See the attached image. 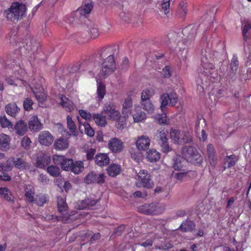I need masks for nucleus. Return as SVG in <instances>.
Masks as SVG:
<instances>
[{"instance_id": "1", "label": "nucleus", "mask_w": 251, "mask_h": 251, "mask_svg": "<svg viewBox=\"0 0 251 251\" xmlns=\"http://www.w3.org/2000/svg\"><path fill=\"white\" fill-rule=\"evenodd\" d=\"M116 51L114 46H108L102 48L99 54L100 59H103L100 74L104 77L115 71L116 69L114 55Z\"/></svg>"}, {"instance_id": "2", "label": "nucleus", "mask_w": 251, "mask_h": 251, "mask_svg": "<svg viewBox=\"0 0 251 251\" xmlns=\"http://www.w3.org/2000/svg\"><path fill=\"white\" fill-rule=\"evenodd\" d=\"M25 5L19 2H13L10 7L3 11V16L8 21L17 22L25 15Z\"/></svg>"}, {"instance_id": "3", "label": "nucleus", "mask_w": 251, "mask_h": 251, "mask_svg": "<svg viewBox=\"0 0 251 251\" xmlns=\"http://www.w3.org/2000/svg\"><path fill=\"white\" fill-rule=\"evenodd\" d=\"M182 154L187 162L195 165H201L203 161L202 156L197 150L192 146H184L182 150Z\"/></svg>"}, {"instance_id": "4", "label": "nucleus", "mask_w": 251, "mask_h": 251, "mask_svg": "<svg viewBox=\"0 0 251 251\" xmlns=\"http://www.w3.org/2000/svg\"><path fill=\"white\" fill-rule=\"evenodd\" d=\"M201 66L203 68L202 75L208 76L211 74V70L214 68V59L215 58L214 51L209 49L202 51Z\"/></svg>"}, {"instance_id": "5", "label": "nucleus", "mask_w": 251, "mask_h": 251, "mask_svg": "<svg viewBox=\"0 0 251 251\" xmlns=\"http://www.w3.org/2000/svg\"><path fill=\"white\" fill-rule=\"evenodd\" d=\"M24 69L20 68L19 69L14 73V76L10 75L5 77V81L10 85L16 86H26L27 85L26 81L23 79L26 75Z\"/></svg>"}, {"instance_id": "6", "label": "nucleus", "mask_w": 251, "mask_h": 251, "mask_svg": "<svg viewBox=\"0 0 251 251\" xmlns=\"http://www.w3.org/2000/svg\"><path fill=\"white\" fill-rule=\"evenodd\" d=\"M161 111L164 112V108H166L169 104L170 106H174L178 100L177 94L173 90L169 93L163 94L160 96Z\"/></svg>"}, {"instance_id": "7", "label": "nucleus", "mask_w": 251, "mask_h": 251, "mask_svg": "<svg viewBox=\"0 0 251 251\" xmlns=\"http://www.w3.org/2000/svg\"><path fill=\"white\" fill-rule=\"evenodd\" d=\"M168 134V130L164 128L159 129L156 134L158 144L160 145L162 151L164 153H167L172 150L169 145Z\"/></svg>"}, {"instance_id": "8", "label": "nucleus", "mask_w": 251, "mask_h": 251, "mask_svg": "<svg viewBox=\"0 0 251 251\" xmlns=\"http://www.w3.org/2000/svg\"><path fill=\"white\" fill-rule=\"evenodd\" d=\"M137 185L147 188H151L154 186V183L151 180V175L148 172L145 170H140L138 175Z\"/></svg>"}, {"instance_id": "9", "label": "nucleus", "mask_w": 251, "mask_h": 251, "mask_svg": "<svg viewBox=\"0 0 251 251\" xmlns=\"http://www.w3.org/2000/svg\"><path fill=\"white\" fill-rule=\"evenodd\" d=\"M102 113L114 121H118L121 118L120 112L116 109L115 104L111 102H106L104 105Z\"/></svg>"}, {"instance_id": "10", "label": "nucleus", "mask_w": 251, "mask_h": 251, "mask_svg": "<svg viewBox=\"0 0 251 251\" xmlns=\"http://www.w3.org/2000/svg\"><path fill=\"white\" fill-rule=\"evenodd\" d=\"M105 176L104 174H98L96 173L91 172L84 178V182L87 184H102L105 180Z\"/></svg>"}, {"instance_id": "11", "label": "nucleus", "mask_w": 251, "mask_h": 251, "mask_svg": "<svg viewBox=\"0 0 251 251\" xmlns=\"http://www.w3.org/2000/svg\"><path fill=\"white\" fill-rule=\"evenodd\" d=\"M197 30V27L195 25H189L182 29V33L184 37L183 42L186 46L189 40L192 41L195 39Z\"/></svg>"}, {"instance_id": "12", "label": "nucleus", "mask_w": 251, "mask_h": 251, "mask_svg": "<svg viewBox=\"0 0 251 251\" xmlns=\"http://www.w3.org/2000/svg\"><path fill=\"white\" fill-rule=\"evenodd\" d=\"M108 148L112 152L118 153L121 152L124 149V143L117 138H111L108 143Z\"/></svg>"}, {"instance_id": "13", "label": "nucleus", "mask_w": 251, "mask_h": 251, "mask_svg": "<svg viewBox=\"0 0 251 251\" xmlns=\"http://www.w3.org/2000/svg\"><path fill=\"white\" fill-rule=\"evenodd\" d=\"M151 140L148 136L142 135L136 141V146L139 150L145 151L149 148Z\"/></svg>"}, {"instance_id": "14", "label": "nucleus", "mask_w": 251, "mask_h": 251, "mask_svg": "<svg viewBox=\"0 0 251 251\" xmlns=\"http://www.w3.org/2000/svg\"><path fill=\"white\" fill-rule=\"evenodd\" d=\"M58 210L59 213L64 216V217L68 218V207L66 201V199L61 196L57 197Z\"/></svg>"}, {"instance_id": "15", "label": "nucleus", "mask_w": 251, "mask_h": 251, "mask_svg": "<svg viewBox=\"0 0 251 251\" xmlns=\"http://www.w3.org/2000/svg\"><path fill=\"white\" fill-rule=\"evenodd\" d=\"M39 142L42 145L49 146L53 142V137L49 131H43L39 135Z\"/></svg>"}, {"instance_id": "16", "label": "nucleus", "mask_w": 251, "mask_h": 251, "mask_svg": "<svg viewBox=\"0 0 251 251\" xmlns=\"http://www.w3.org/2000/svg\"><path fill=\"white\" fill-rule=\"evenodd\" d=\"M93 5L92 2L85 3L84 5L81 6L76 11V14L80 15V18H86L87 15L91 12Z\"/></svg>"}, {"instance_id": "17", "label": "nucleus", "mask_w": 251, "mask_h": 251, "mask_svg": "<svg viewBox=\"0 0 251 251\" xmlns=\"http://www.w3.org/2000/svg\"><path fill=\"white\" fill-rule=\"evenodd\" d=\"M32 92L39 103L43 102L46 100L47 95L42 86H39L38 88L35 87L32 89Z\"/></svg>"}, {"instance_id": "18", "label": "nucleus", "mask_w": 251, "mask_h": 251, "mask_svg": "<svg viewBox=\"0 0 251 251\" xmlns=\"http://www.w3.org/2000/svg\"><path fill=\"white\" fill-rule=\"evenodd\" d=\"M96 163L100 166H106L109 163L110 159L106 153H100L97 154L95 157Z\"/></svg>"}, {"instance_id": "19", "label": "nucleus", "mask_w": 251, "mask_h": 251, "mask_svg": "<svg viewBox=\"0 0 251 251\" xmlns=\"http://www.w3.org/2000/svg\"><path fill=\"white\" fill-rule=\"evenodd\" d=\"M28 125L29 129L33 132L39 131L42 126L41 123L36 116H32L30 118L28 122Z\"/></svg>"}, {"instance_id": "20", "label": "nucleus", "mask_w": 251, "mask_h": 251, "mask_svg": "<svg viewBox=\"0 0 251 251\" xmlns=\"http://www.w3.org/2000/svg\"><path fill=\"white\" fill-rule=\"evenodd\" d=\"M132 108V101L130 97H128L124 101L123 104L122 113L124 117H128L131 114V109Z\"/></svg>"}, {"instance_id": "21", "label": "nucleus", "mask_w": 251, "mask_h": 251, "mask_svg": "<svg viewBox=\"0 0 251 251\" xmlns=\"http://www.w3.org/2000/svg\"><path fill=\"white\" fill-rule=\"evenodd\" d=\"M20 108L14 102L9 103L5 106L6 113L12 117L15 118L20 112Z\"/></svg>"}, {"instance_id": "22", "label": "nucleus", "mask_w": 251, "mask_h": 251, "mask_svg": "<svg viewBox=\"0 0 251 251\" xmlns=\"http://www.w3.org/2000/svg\"><path fill=\"white\" fill-rule=\"evenodd\" d=\"M149 208L147 210V215H159L163 213L164 208L158 206L154 203H148Z\"/></svg>"}, {"instance_id": "23", "label": "nucleus", "mask_w": 251, "mask_h": 251, "mask_svg": "<svg viewBox=\"0 0 251 251\" xmlns=\"http://www.w3.org/2000/svg\"><path fill=\"white\" fill-rule=\"evenodd\" d=\"M50 156L43 153L37 157V167L39 168H44L50 163Z\"/></svg>"}, {"instance_id": "24", "label": "nucleus", "mask_w": 251, "mask_h": 251, "mask_svg": "<svg viewBox=\"0 0 251 251\" xmlns=\"http://www.w3.org/2000/svg\"><path fill=\"white\" fill-rule=\"evenodd\" d=\"M14 129L16 133L20 136L24 135L27 130V126L26 123L23 120H20L16 123Z\"/></svg>"}, {"instance_id": "25", "label": "nucleus", "mask_w": 251, "mask_h": 251, "mask_svg": "<svg viewBox=\"0 0 251 251\" xmlns=\"http://www.w3.org/2000/svg\"><path fill=\"white\" fill-rule=\"evenodd\" d=\"M10 137L4 133L0 134V150L7 151L10 148Z\"/></svg>"}, {"instance_id": "26", "label": "nucleus", "mask_w": 251, "mask_h": 251, "mask_svg": "<svg viewBox=\"0 0 251 251\" xmlns=\"http://www.w3.org/2000/svg\"><path fill=\"white\" fill-rule=\"evenodd\" d=\"M60 104L65 110L68 112H72L74 109L73 102L64 95H62L60 97Z\"/></svg>"}, {"instance_id": "27", "label": "nucleus", "mask_w": 251, "mask_h": 251, "mask_svg": "<svg viewBox=\"0 0 251 251\" xmlns=\"http://www.w3.org/2000/svg\"><path fill=\"white\" fill-rule=\"evenodd\" d=\"M25 198L26 200L30 203L35 201V190L33 186L30 185H27L25 189Z\"/></svg>"}, {"instance_id": "28", "label": "nucleus", "mask_w": 251, "mask_h": 251, "mask_svg": "<svg viewBox=\"0 0 251 251\" xmlns=\"http://www.w3.org/2000/svg\"><path fill=\"white\" fill-rule=\"evenodd\" d=\"M136 113L132 115L134 122L138 123L144 121L146 119V114L140 110V107L139 105L135 106Z\"/></svg>"}, {"instance_id": "29", "label": "nucleus", "mask_w": 251, "mask_h": 251, "mask_svg": "<svg viewBox=\"0 0 251 251\" xmlns=\"http://www.w3.org/2000/svg\"><path fill=\"white\" fill-rule=\"evenodd\" d=\"M69 142L67 139L59 138L57 139L53 144L54 148L56 150L62 151L68 148Z\"/></svg>"}, {"instance_id": "30", "label": "nucleus", "mask_w": 251, "mask_h": 251, "mask_svg": "<svg viewBox=\"0 0 251 251\" xmlns=\"http://www.w3.org/2000/svg\"><path fill=\"white\" fill-rule=\"evenodd\" d=\"M165 109L164 108V112L162 111V114H156L154 118L157 123L160 125H168L170 124V120L166 115Z\"/></svg>"}, {"instance_id": "31", "label": "nucleus", "mask_w": 251, "mask_h": 251, "mask_svg": "<svg viewBox=\"0 0 251 251\" xmlns=\"http://www.w3.org/2000/svg\"><path fill=\"white\" fill-rule=\"evenodd\" d=\"M181 131L172 128L170 130V135L171 140L176 144H181Z\"/></svg>"}, {"instance_id": "32", "label": "nucleus", "mask_w": 251, "mask_h": 251, "mask_svg": "<svg viewBox=\"0 0 251 251\" xmlns=\"http://www.w3.org/2000/svg\"><path fill=\"white\" fill-rule=\"evenodd\" d=\"M97 202V201L92 200L91 199H85L78 203V207L80 209H89L90 207L94 206Z\"/></svg>"}, {"instance_id": "33", "label": "nucleus", "mask_w": 251, "mask_h": 251, "mask_svg": "<svg viewBox=\"0 0 251 251\" xmlns=\"http://www.w3.org/2000/svg\"><path fill=\"white\" fill-rule=\"evenodd\" d=\"M196 225L193 221H186L183 222L179 226L180 230L184 232L191 231L195 227Z\"/></svg>"}, {"instance_id": "34", "label": "nucleus", "mask_w": 251, "mask_h": 251, "mask_svg": "<svg viewBox=\"0 0 251 251\" xmlns=\"http://www.w3.org/2000/svg\"><path fill=\"white\" fill-rule=\"evenodd\" d=\"M97 96H98V98L100 100H101L103 99V98L106 94L105 85L103 83H102L100 81H99L98 79L97 80Z\"/></svg>"}, {"instance_id": "35", "label": "nucleus", "mask_w": 251, "mask_h": 251, "mask_svg": "<svg viewBox=\"0 0 251 251\" xmlns=\"http://www.w3.org/2000/svg\"><path fill=\"white\" fill-rule=\"evenodd\" d=\"M147 158L151 162H156L160 158V154L155 150H151L147 153Z\"/></svg>"}, {"instance_id": "36", "label": "nucleus", "mask_w": 251, "mask_h": 251, "mask_svg": "<svg viewBox=\"0 0 251 251\" xmlns=\"http://www.w3.org/2000/svg\"><path fill=\"white\" fill-rule=\"evenodd\" d=\"M92 118L96 124L102 127H104L107 125V121L105 116L100 114H94Z\"/></svg>"}, {"instance_id": "37", "label": "nucleus", "mask_w": 251, "mask_h": 251, "mask_svg": "<svg viewBox=\"0 0 251 251\" xmlns=\"http://www.w3.org/2000/svg\"><path fill=\"white\" fill-rule=\"evenodd\" d=\"M121 171V167L117 164H111L107 170V174L111 176L114 177L117 176Z\"/></svg>"}, {"instance_id": "38", "label": "nucleus", "mask_w": 251, "mask_h": 251, "mask_svg": "<svg viewBox=\"0 0 251 251\" xmlns=\"http://www.w3.org/2000/svg\"><path fill=\"white\" fill-rule=\"evenodd\" d=\"M0 167L1 169L7 172L11 171L15 167V158L13 157L9 158L5 163L1 164Z\"/></svg>"}, {"instance_id": "39", "label": "nucleus", "mask_w": 251, "mask_h": 251, "mask_svg": "<svg viewBox=\"0 0 251 251\" xmlns=\"http://www.w3.org/2000/svg\"><path fill=\"white\" fill-rule=\"evenodd\" d=\"M83 169V163L81 161H76L73 163V165L70 168V171L73 172L75 174H78L82 172Z\"/></svg>"}, {"instance_id": "40", "label": "nucleus", "mask_w": 251, "mask_h": 251, "mask_svg": "<svg viewBox=\"0 0 251 251\" xmlns=\"http://www.w3.org/2000/svg\"><path fill=\"white\" fill-rule=\"evenodd\" d=\"M49 201V197L47 195L39 194L36 195L34 203H36L39 206H42Z\"/></svg>"}, {"instance_id": "41", "label": "nucleus", "mask_w": 251, "mask_h": 251, "mask_svg": "<svg viewBox=\"0 0 251 251\" xmlns=\"http://www.w3.org/2000/svg\"><path fill=\"white\" fill-rule=\"evenodd\" d=\"M141 104L143 109L148 113H152L153 112L154 110V107L151 100H146L144 102L141 101Z\"/></svg>"}, {"instance_id": "42", "label": "nucleus", "mask_w": 251, "mask_h": 251, "mask_svg": "<svg viewBox=\"0 0 251 251\" xmlns=\"http://www.w3.org/2000/svg\"><path fill=\"white\" fill-rule=\"evenodd\" d=\"M27 163L22 158L18 157L15 158V167L19 170H24L27 167Z\"/></svg>"}, {"instance_id": "43", "label": "nucleus", "mask_w": 251, "mask_h": 251, "mask_svg": "<svg viewBox=\"0 0 251 251\" xmlns=\"http://www.w3.org/2000/svg\"><path fill=\"white\" fill-rule=\"evenodd\" d=\"M187 4L184 1H181L179 4V9L178 11V14L179 17H181L182 19H184L187 13Z\"/></svg>"}, {"instance_id": "44", "label": "nucleus", "mask_w": 251, "mask_h": 251, "mask_svg": "<svg viewBox=\"0 0 251 251\" xmlns=\"http://www.w3.org/2000/svg\"><path fill=\"white\" fill-rule=\"evenodd\" d=\"M154 93L153 91H150L148 89L144 90L141 93V101H145L146 100H150L151 98L153 96Z\"/></svg>"}, {"instance_id": "45", "label": "nucleus", "mask_w": 251, "mask_h": 251, "mask_svg": "<svg viewBox=\"0 0 251 251\" xmlns=\"http://www.w3.org/2000/svg\"><path fill=\"white\" fill-rule=\"evenodd\" d=\"M181 136V144L190 143L193 141L192 137L189 132H182Z\"/></svg>"}, {"instance_id": "46", "label": "nucleus", "mask_w": 251, "mask_h": 251, "mask_svg": "<svg viewBox=\"0 0 251 251\" xmlns=\"http://www.w3.org/2000/svg\"><path fill=\"white\" fill-rule=\"evenodd\" d=\"M47 172L50 176L54 177L58 176L60 175V169L56 166L50 165L48 166Z\"/></svg>"}, {"instance_id": "47", "label": "nucleus", "mask_w": 251, "mask_h": 251, "mask_svg": "<svg viewBox=\"0 0 251 251\" xmlns=\"http://www.w3.org/2000/svg\"><path fill=\"white\" fill-rule=\"evenodd\" d=\"M239 62L238 57L236 55H234L231 59L230 67V69L234 74H235L238 68Z\"/></svg>"}, {"instance_id": "48", "label": "nucleus", "mask_w": 251, "mask_h": 251, "mask_svg": "<svg viewBox=\"0 0 251 251\" xmlns=\"http://www.w3.org/2000/svg\"><path fill=\"white\" fill-rule=\"evenodd\" d=\"M11 193L9 190L6 187L0 188V195L2 196L7 201L11 200L10 196Z\"/></svg>"}, {"instance_id": "49", "label": "nucleus", "mask_w": 251, "mask_h": 251, "mask_svg": "<svg viewBox=\"0 0 251 251\" xmlns=\"http://www.w3.org/2000/svg\"><path fill=\"white\" fill-rule=\"evenodd\" d=\"M73 160L72 159L67 158L66 157L64 161L60 166L61 168L65 171H69L71 166L73 165Z\"/></svg>"}, {"instance_id": "50", "label": "nucleus", "mask_w": 251, "mask_h": 251, "mask_svg": "<svg viewBox=\"0 0 251 251\" xmlns=\"http://www.w3.org/2000/svg\"><path fill=\"white\" fill-rule=\"evenodd\" d=\"M33 100L29 98L25 99L23 102L24 108L25 111H29L33 109Z\"/></svg>"}, {"instance_id": "51", "label": "nucleus", "mask_w": 251, "mask_h": 251, "mask_svg": "<svg viewBox=\"0 0 251 251\" xmlns=\"http://www.w3.org/2000/svg\"><path fill=\"white\" fill-rule=\"evenodd\" d=\"M67 127L72 133L75 132L76 127L74 122L72 120L71 116L68 115L67 117Z\"/></svg>"}, {"instance_id": "52", "label": "nucleus", "mask_w": 251, "mask_h": 251, "mask_svg": "<svg viewBox=\"0 0 251 251\" xmlns=\"http://www.w3.org/2000/svg\"><path fill=\"white\" fill-rule=\"evenodd\" d=\"M0 124L2 127L12 128L13 125L5 116L0 117Z\"/></svg>"}, {"instance_id": "53", "label": "nucleus", "mask_w": 251, "mask_h": 251, "mask_svg": "<svg viewBox=\"0 0 251 251\" xmlns=\"http://www.w3.org/2000/svg\"><path fill=\"white\" fill-rule=\"evenodd\" d=\"M173 73V69L170 66H165L162 70L161 74L164 78H170Z\"/></svg>"}, {"instance_id": "54", "label": "nucleus", "mask_w": 251, "mask_h": 251, "mask_svg": "<svg viewBox=\"0 0 251 251\" xmlns=\"http://www.w3.org/2000/svg\"><path fill=\"white\" fill-rule=\"evenodd\" d=\"M170 0H163L161 3V9L164 11V14L167 15L170 11Z\"/></svg>"}, {"instance_id": "55", "label": "nucleus", "mask_w": 251, "mask_h": 251, "mask_svg": "<svg viewBox=\"0 0 251 251\" xmlns=\"http://www.w3.org/2000/svg\"><path fill=\"white\" fill-rule=\"evenodd\" d=\"M251 29V23H247L243 26L242 30V35L243 37V40L244 41H247L249 38L247 35V34L249 30Z\"/></svg>"}, {"instance_id": "56", "label": "nucleus", "mask_w": 251, "mask_h": 251, "mask_svg": "<svg viewBox=\"0 0 251 251\" xmlns=\"http://www.w3.org/2000/svg\"><path fill=\"white\" fill-rule=\"evenodd\" d=\"M84 131L86 135L92 137L95 135L94 130L91 127L90 125L87 123L84 124Z\"/></svg>"}, {"instance_id": "57", "label": "nucleus", "mask_w": 251, "mask_h": 251, "mask_svg": "<svg viewBox=\"0 0 251 251\" xmlns=\"http://www.w3.org/2000/svg\"><path fill=\"white\" fill-rule=\"evenodd\" d=\"M207 154L210 159L214 160L216 158L215 149L212 144H209L207 147Z\"/></svg>"}, {"instance_id": "58", "label": "nucleus", "mask_w": 251, "mask_h": 251, "mask_svg": "<svg viewBox=\"0 0 251 251\" xmlns=\"http://www.w3.org/2000/svg\"><path fill=\"white\" fill-rule=\"evenodd\" d=\"M65 157L63 155H54L52 157L53 162L55 164L61 166L64 161Z\"/></svg>"}, {"instance_id": "59", "label": "nucleus", "mask_w": 251, "mask_h": 251, "mask_svg": "<svg viewBox=\"0 0 251 251\" xmlns=\"http://www.w3.org/2000/svg\"><path fill=\"white\" fill-rule=\"evenodd\" d=\"M31 144V141L27 136H25L21 141V145L25 149H28Z\"/></svg>"}, {"instance_id": "60", "label": "nucleus", "mask_w": 251, "mask_h": 251, "mask_svg": "<svg viewBox=\"0 0 251 251\" xmlns=\"http://www.w3.org/2000/svg\"><path fill=\"white\" fill-rule=\"evenodd\" d=\"M96 150L95 149L90 148L85 151L86 159L88 160H92L94 158Z\"/></svg>"}, {"instance_id": "61", "label": "nucleus", "mask_w": 251, "mask_h": 251, "mask_svg": "<svg viewBox=\"0 0 251 251\" xmlns=\"http://www.w3.org/2000/svg\"><path fill=\"white\" fill-rule=\"evenodd\" d=\"M79 113L80 116L86 120H90L92 117L91 114L86 110H80Z\"/></svg>"}, {"instance_id": "62", "label": "nucleus", "mask_w": 251, "mask_h": 251, "mask_svg": "<svg viewBox=\"0 0 251 251\" xmlns=\"http://www.w3.org/2000/svg\"><path fill=\"white\" fill-rule=\"evenodd\" d=\"M4 170H0V180L3 181H9L11 180V177L5 172Z\"/></svg>"}, {"instance_id": "63", "label": "nucleus", "mask_w": 251, "mask_h": 251, "mask_svg": "<svg viewBox=\"0 0 251 251\" xmlns=\"http://www.w3.org/2000/svg\"><path fill=\"white\" fill-rule=\"evenodd\" d=\"M90 34V38L91 39H95L99 35V30L97 28L92 27L90 29L89 31Z\"/></svg>"}, {"instance_id": "64", "label": "nucleus", "mask_w": 251, "mask_h": 251, "mask_svg": "<svg viewBox=\"0 0 251 251\" xmlns=\"http://www.w3.org/2000/svg\"><path fill=\"white\" fill-rule=\"evenodd\" d=\"M126 228V225L124 224L121 225L120 226L117 227L114 231V233L118 236H121Z\"/></svg>"}]
</instances>
